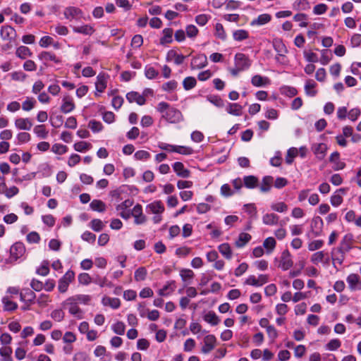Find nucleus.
<instances>
[{
    "mask_svg": "<svg viewBox=\"0 0 361 361\" xmlns=\"http://www.w3.org/2000/svg\"><path fill=\"white\" fill-rule=\"evenodd\" d=\"M75 107V104L70 96L67 95L63 97L62 99V104L60 108L61 112L63 114H68L71 112Z\"/></svg>",
    "mask_w": 361,
    "mask_h": 361,
    "instance_id": "11",
    "label": "nucleus"
},
{
    "mask_svg": "<svg viewBox=\"0 0 361 361\" xmlns=\"http://www.w3.org/2000/svg\"><path fill=\"white\" fill-rule=\"evenodd\" d=\"M317 83L313 80H307L305 85V91L307 95L310 97H314L317 94V91L315 90Z\"/></svg>",
    "mask_w": 361,
    "mask_h": 361,
    "instance_id": "27",
    "label": "nucleus"
},
{
    "mask_svg": "<svg viewBox=\"0 0 361 361\" xmlns=\"http://www.w3.org/2000/svg\"><path fill=\"white\" fill-rule=\"evenodd\" d=\"M273 46L274 50L278 53L276 59L280 61V59H283L285 56V54L287 53V49L281 39H275L273 42Z\"/></svg>",
    "mask_w": 361,
    "mask_h": 361,
    "instance_id": "13",
    "label": "nucleus"
},
{
    "mask_svg": "<svg viewBox=\"0 0 361 361\" xmlns=\"http://www.w3.org/2000/svg\"><path fill=\"white\" fill-rule=\"evenodd\" d=\"M102 303L104 305H109L113 309H118L121 305L120 300L117 298H104L102 299Z\"/></svg>",
    "mask_w": 361,
    "mask_h": 361,
    "instance_id": "36",
    "label": "nucleus"
},
{
    "mask_svg": "<svg viewBox=\"0 0 361 361\" xmlns=\"http://www.w3.org/2000/svg\"><path fill=\"white\" fill-rule=\"evenodd\" d=\"M178 86V82L174 80H170L169 82H166L162 85V90L166 92H171L176 89Z\"/></svg>",
    "mask_w": 361,
    "mask_h": 361,
    "instance_id": "64",
    "label": "nucleus"
},
{
    "mask_svg": "<svg viewBox=\"0 0 361 361\" xmlns=\"http://www.w3.org/2000/svg\"><path fill=\"white\" fill-rule=\"evenodd\" d=\"M96 90L102 92L106 87V78L104 74L99 73L97 77V81L95 82Z\"/></svg>",
    "mask_w": 361,
    "mask_h": 361,
    "instance_id": "29",
    "label": "nucleus"
},
{
    "mask_svg": "<svg viewBox=\"0 0 361 361\" xmlns=\"http://www.w3.org/2000/svg\"><path fill=\"white\" fill-rule=\"evenodd\" d=\"M345 252H338L337 248H334L331 251V259L334 267H336L335 262L342 264L345 259Z\"/></svg>",
    "mask_w": 361,
    "mask_h": 361,
    "instance_id": "24",
    "label": "nucleus"
},
{
    "mask_svg": "<svg viewBox=\"0 0 361 361\" xmlns=\"http://www.w3.org/2000/svg\"><path fill=\"white\" fill-rule=\"evenodd\" d=\"M126 99L130 103L136 102L138 105H144L146 99L143 95L140 94L137 92H130L126 94Z\"/></svg>",
    "mask_w": 361,
    "mask_h": 361,
    "instance_id": "15",
    "label": "nucleus"
},
{
    "mask_svg": "<svg viewBox=\"0 0 361 361\" xmlns=\"http://www.w3.org/2000/svg\"><path fill=\"white\" fill-rule=\"evenodd\" d=\"M279 219V216L274 213L266 214L262 217V221L266 225H276Z\"/></svg>",
    "mask_w": 361,
    "mask_h": 361,
    "instance_id": "34",
    "label": "nucleus"
},
{
    "mask_svg": "<svg viewBox=\"0 0 361 361\" xmlns=\"http://www.w3.org/2000/svg\"><path fill=\"white\" fill-rule=\"evenodd\" d=\"M39 59L42 61H51L56 63H59L61 61L56 56V55L49 51H42L39 54Z\"/></svg>",
    "mask_w": 361,
    "mask_h": 361,
    "instance_id": "40",
    "label": "nucleus"
},
{
    "mask_svg": "<svg viewBox=\"0 0 361 361\" xmlns=\"http://www.w3.org/2000/svg\"><path fill=\"white\" fill-rule=\"evenodd\" d=\"M163 37L160 39V44H165L171 43L173 41V32L172 28H164L162 31Z\"/></svg>",
    "mask_w": 361,
    "mask_h": 361,
    "instance_id": "31",
    "label": "nucleus"
},
{
    "mask_svg": "<svg viewBox=\"0 0 361 361\" xmlns=\"http://www.w3.org/2000/svg\"><path fill=\"white\" fill-rule=\"evenodd\" d=\"M15 126L19 130H29L32 126V123L28 118H17L15 121Z\"/></svg>",
    "mask_w": 361,
    "mask_h": 361,
    "instance_id": "20",
    "label": "nucleus"
},
{
    "mask_svg": "<svg viewBox=\"0 0 361 361\" xmlns=\"http://www.w3.org/2000/svg\"><path fill=\"white\" fill-rule=\"evenodd\" d=\"M251 240V235L247 233H241L238 239L235 241V246L238 247H243Z\"/></svg>",
    "mask_w": 361,
    "mask_h": 361,
    "instance_id": "39",
    "label": "nucleus"
},
{
    "mask_svg": "<svg viewBox=\"0 0 361 361\" xmlns=\"http://www.w3.org/2000/svg\"><path fill=\"white\" fill-rule=\"evenodd\" d=\"M242 106L237 103H229L226 111L228 114L233 116H240L242 114Z\"/></svg>",
    "mask_w": 361,
    "mask_h": 361,
    "instance_id": "32",
    "label": "nucleus"
},
{
    "mask_svg": "<svg viewBox=\"0 0 361 361\" xmlns=\"http://www.w3.org/2000/svg\"><path fill=\"white\" fill-rule=\"evenodd\" d=\"M34 132L37 137L45 139L48 135V131L44 125H38L34 128Z\"/></svg>",
    "mask_w": 361,
    "mask_h": 361,
    "instance_id": "51",
    "label": "nucleus"
},
{
    "mask_svg": "<svg viewBox=\"0 0 361 361\" xmlns=\"http://www.w3.org/2000/svg\"><path fill=\"white\" fill-rule=\"evenodd\" d=\"M113 331L118 335H123L125 333L126 326L123 322H117L111 326Z\"/></svg>",
    "mask_w": 361,
    "mask_h": 361,
    "instance_id": "56",
    "label": "nucleus"
},
{
    "mask_svg": "<svg viewBox=\"0 0 361 361\" xmlns=\"http://www.w3.org/2000/svg\"><path fill=\"white\" fill-rule=\"evenodd\" d=\"M207 63L208 62L207 56L204 54H201L192 58L190 63V67L191 69L193 70L201 69L207 66Z\"/></svg>",
    "mask_w": 361,
    "mask_h": 361,
    "instance_id": "9",
    "label": "nucleus"
},
{
    "mask_svg": "<svg viewBox=\"0 0 361 361\" xmlns=\"http://www.w3.org/2000/svg\"><path fill=\"white\" fill-rule=\"evenodd\" d=\"M35 298V293L29 288L23 289L20 293V300L28 304V305L33 303Z\"/></svg>",
    "mask_w": 361,
    "mask_h": 361,
    "instance_id": "12",
    "label": "nucleus"
},
{
    "mask_svg": "<svg viewBox=\"0 0 361 361\" xmlns=\"http://www.w3.org/2000/svg\"><path fill=\"white\" fill-rule=\"evenodd\" d=\"M12 348L11 347H2L0 348V355L2 357L1 361H13L11 357Z\"/></svg>",
    "mask_w": 361,
    "mask_h": 361,
    "instance_id": "41",
    "label": "nucleus"
},
{
    "mask_svg": "<svg viewBox=\"0 0 361 361\" xmlns=\"http://www.w3.org/2000/svg\"><path fill=\"white\" fill-rule=\"evenodd\" d=\"M347 283L352 290L361 289V281L360 276L356 274H351L347 277Z\"/></svg>",
    "mask_w": 361,
    "mask_h": 361,
    "instance_id": "16",
    "label": "nucleus"
},
{
    "mask_svg": "<svg viewBox=\"0 0 361 361\" xmlns=\"http://www.w3.org/2000/svg\"><path fill=\"white\" fill-rule=\"evenodd\" d=\"M271 20V15L268 13H263L259 15L256 19L251 21L250 25L252 26H261L270 22Z\"/></svg>",
    "mask_w": 361,
    "mask_h": 361,
    "instance_id": "21",
    "label": "nucleus"
},
{
    "mask_svg": "<svg viewBox=\"0 0 361 361\" xmlns=\"http://www.w3.org/2000/svg\"><path fill=\"white\" fill-rule=\"evenodd\" d=\"M162 117L171 123H179L183 118L181 112L173 107H171Z\"/></svg>",
    "mask_w": 361,
    "mask_h": 361,
    "instance_id": "3",
    "label": "nucleus"
},
{
    "mask_svg": "<svg viewBox=\"0 0 361 361\" xmlns=\"http://www.w3.org/2000/svg\"><path fill=\"white\" fill-rule=\"evenodd\" d=\"M234 61L235 66L238 68V70L242 71L247 69L251 65L250 59L244 54H236Z\"/></svg>",
    "mask_w": 361,
    "mask_h": 361,
    "instance_id": "6",
    "label": "nucleus"
},
{
    "mask_svg": "<svg viewBox=\"0 0 361 361\" xmlns=\"http://www.w3.org/2000/svg\"><path fill=\"white\" fill-rule=\"evenodd\" d=\"M353 235L350 233L345 235L341 241L340 245L336 247L338 252H348L353 247Z\"/></svg>",
    "mask_w": 361,
    "mask_h": 361,
    "instance_id": "8",
    "label": "nucleus"
},
{
    "mask_svg": "<svg viewBox=\"0 0 361 361\" xmlns=\"http://www.w3.org/2000/svg\"><path fill=\"white\" fill-rule=\"evenodd\" d=\"M263 246L268 250V252H271L276 246V240L272 237L266 238L263 243Z\"/></svg>",
    "mask_w": 361,
    "mask_h": 361,
    "instance_id": "63",
    "label": "nucleus"
},
{
    "mask_svg": "<svg viewBox=\"0 0 361 361\" xmlns=\"http://www.w3.org/2000/svg\"><path fill=\"white\" fill-rule=\"evenodd\" d=\"M297 11H306L310 8V3L307 0H298L293 4Z\"/></svg>",
    "mask_w": 361,
    "mask_h": 361,
    "instance_id": "49",
    "label": "nucleus"
},
{
    "mask_svg": "<svg viewBox=\"0 0 361 361\" xmlns=\"http://www.w3.org/2000/svg\"><path fill=\"white\" fill-rule=\"evenodd\" d=\"M176 288L175 281H169L162 288L159 290V295L166 296L172 293Z\"/></svg>",
    "mask_w": 361,
    "mask_h": 361,
    "instance_id": "35",
    "label": "nucleus"
},
{
    "mask_svg": "<svg viewBox=\"0 0 361 361\" xmlns=\"http://www.w3.org/2000/svg\"><path fill=\"white\" fill-rule=\"evenodd\" d=\"M204 320L213 326L217 325L219 322V317L214 312H209L204 317Z\"/></svg>",
    "mask_w": 361,
    "mask_h": 361,
    "instance_id": "45",
    "label": "nucleus"
},
{
    "mask_svg": "<svg viewBox=\"0 0 361 361\" xmlns=\"http://www.w3.org/2000/svg\"><path fill=\"white\" fill-rule=\"evenodd\" d=\"M75 278V272L72 270H68L66 274L59 279L58 289L60 293H66L68 288L69 284L73 281Z\"/></svg>",
    "mask_w": 361,
    "mask_h": 361,
    "instance_id": "1",
    "label": "nucleus"
},
{
    "mask_svg": "<svg viewBox=\"0 0 361 361\" xmlns=\"http://www.w3.org/2000/svg\"><path fill=\"white\" fill-rule=\"evenodd\" d=\"M40 239V235L36 231H32L26 236V240L29 243H38Z\"/></svg>",
    "mask_w": 361,
    "mask_h": 361,
    "instance_id": "62",
    "label": "nucleus"
},
{
    "mask_svg": "<svg viewBox=\"0 0 361 361\" xmlns=\"http://www.w3.org/2000/svg\"><path fill=\"white\" fill-rule=\"evenodd\" d=\"M147 208L155 214H160L164 211V206L161 201L153 202L148 204Z\"/></svg>",
    "mask_w": 361,
    "mask_h": 361,
    "instance_id": "25",
    "label": "nucleus"
},
{
    "mask_svg": "<svg viewBox=\"0 0 361 361\" xmlns=\"http://www.w3.org/2000/svg\"><path fill=\"white\" fill-rule=\"evenodd\" d=\"M322 226H323V220L322 219L321 217L316 216L312 219L311 227H312V230H314V228L317 230V231H315L316 235H319V232L322 229Z\"/></svg>",
    "mask_w": 361,
    "mask_h": 361,
    "instance_id": "47",
    "label": "nucleus"
},
{
    "mask_svg": "<svg viewBox=\"0 0 361 361\" xmlns=\"http://www.w3.org/2000/svg\"><path fill=\"white\" fill-rule=\"evenodd\" d=\"M173 152H176V153H178L180 154H183V155H189V154H192L193 150L190 147L174 145Z\"/></svg>",
    "mask_w": 361,
    "mask_h": 361,
    "instance_id": "48",
    "label": "nucleus"
},
{
    "mask_svg": "<svg viewBox=\"0 0 361 361\" xmlns=\"http://www.w3.org/2000/svg\"><path fill=\"white\" fill-rule=\"evenodd\" d=\"M25 252V245L21 242L15 243L10 248L11 258L15 261L23 257Z\"/></svg>",
    "mask_w": 361,
    "mask_h": 361,
    "instance_id": "5",
    "label": "nucleus"
},
{
    "mask_svg": "<svg viewBox=\"0 0 361 361\" xmlns=\"http://www.w3.org/2000/svg\"><path fill=\"white\" fill-rule=\"evenodd\" d=\"M64 16L66 19L72 20H80L82 17V11L74 6H69L65 8L63 12Z\"/></svg>",
    "mask_w": 361,
    "mask_h": 361,
    "instance_id": "7",
    "label": "nucleus"
},
{
    "mask_svg": "<svg viewBox=\"0 0 361 361\" xmlns=\"http://www.w3.org/2000/svg\"><path fill=\"white\" fill-rule=\"evenodd\" d=\"M293 265V261L290 252L288 250H283L281 253L278 267L282 270L286 271L291 268Z\"/></svg>",
    "mask_w": 361,
    "mask_h": 361,
    "instance_id": "2",
    "label": "nucleus"
},
{
    "mask_svg": "<svg viewBox=\"0 0 361 361\" xmlns=\"http://www.w3.org/2000/svg\"><path fill=\"white\" fill-rule=\"evenodd\" d=\"M326 255H327V253H325L324 251L317 252L312 255L311 262L315 264L322 262Z\"/></svg>",
    "mask_w": 361,
    "mask_h": 361,
    "instance_id": "55",
    "label": "nucleus"
},
{
    "mask_svg": "<svg viewBox=\"0 0 361 361\" xmlns=\"http://www.w3.org/2000/svg\"><path fill=\"white\" fill-rule=\"evenodd\" d=\"M73 32L76 33H81L86 35H91L94 32V28L90 25H85L80 27H73Z\"/></svg>",
    "mask_w": 361,
    "mask_h": 361,
    "instance_id": "38",
    "label": "nucleus"
},
{
    "mask_svg": "<svg viewBox=\"0 0 361 361\" xmlns=\"http://www.w3.org/2000/svg\"><path fill=\"white\" fill-rule=\"evenodd\" d=\"M147 272L145 267H140L135 271L134 278L136 281H144L146 279Z\"/></svg>",
    "mask_w": 361,
    "mask_h": 361,
    "instance_id": "52",
    "label": "nucleus"
},
{
    "mask_svg": "<svg viewBox=\"0 0 361 361\" xmlns=\"http://www.w3.org/2000/svg\"><path fill=\"white\" fill-rule=\"evenodd\" d=\"M293 20L296 22H300L299 26L305 27L307 25L306 20H307V16L305 13H297L293 16Z\"/></svg>",
    "mask_w": 361,
    "mask_h": 361,
    "instance_id": "58",
    "label": "nucleus"
},
{
    "mask_svg": "<svg viewBox=\"0 0 361 361\" xmlns=\"http://www.w3.org/2000/svg\"><path fill=\"white\" fill-rule=\"evenodd\" d=\"M79 283L87 286L92 282V279L87 273H81L78 276Z\"/></svg>",
    "mask_w": 361,
    "mask_h": 361,
    "instance_id": "60",
    "label": "nucleus"
},
{
    "mask_svg": "<svg viewBox=\"0 0 361 361\" xmlns=\"http://www.w3.org/2000/svg\"><path fill=\"white\" fill-rule=\"evenodd\" d=\"M329 161L334 164V169L335 171L341 170L345 166V164L340 161V154L338 152H334L331 154Z\"/></svg>",
    "mask_w": 361,
    "mask_h": 361,
    "instance_id": "19",
    "label": "nucleus"
},
{
    "mask_svg": "<svg viewBox=\"0 0 361 361\" xmlns=\"http://www.w3.org/2000/svg\"><path fill=\"white\" fill-rule=\"evenodd\" d=\"M244 185L247 188L253 189L258 186V178L255 176H245L243 178Z\"/></svg>",
    "mask_w": 361,
    "mask_h": 361,
    "instance_id": "26",
    "label": "nucleus"
},
{
    "mask_svg": "<svg viewBox=\"0 0 361 361\" xmlns=\"http://www.w3.org/2000/svg\"><path fill=\"white\" fill-rule=\"evenodd\" d=\"M219 252L227 259L232 258V250L228 243H222L218 247Z\"/></svg>",
    "mask_w": 361,
    "mask_h": 361,
    "instance_id": "33",
    "label": "nucleus"
},
{
    "mask_svg": "<svg viewBox=\"0 0 361 361\" xmlns=\"http://www.w3.org/2000/svg\"><path fill=\"white\" fill-rule=\"evenodd\" d=\"M197 85V80L194 77H186L183 81V86L185 90H190L194 88Z\"/></svg>",
    "mask_w": 361,
    "mask_h": 361,
    "instance_id": "42",
    "label": "nucleus"
},
{
    "mask_svg": "<svg viewBox=\"0 0 361 361\" xmlns=\"http://www.w3.org/2000/svg\"><path fill=\"white\" fill-rule=\"evenodd\" d=\"M173 169L178 176L181 178H188L190 175V171L184 167L182 162L176 161L173 164Z\"/></svg>",
    "mask_w": 361,
    "mask_h": 361,
    "instance_id": "14",
    "label": "nucleus"
},
{
    "mask_svg": "<svg viewBox=\"0 0 361 361\" xmlns=\"http://www.w3.org/2000/svg\"><path fill=\"white\" fill-rule=\"evenodd\" d=\"M92 282L99 285L100 287L104 286H111V283L108 282V280L106 277H101L99 276H96L92 279Z\"/></svg>",
    "mask_w": 361,
    "mask_h": 361,
    "instance_id": "61",
    "label": "nucleus"
},
{
    "mask_svg": "<svg viewBox=\"0 0 361 361\" xmlns=\"http://www.w3.org/2000/svg\"><path fill=\"white\" fill-rule=\"evenodd\" d=\"M251 83L255 87H264L269 84V79L260 75H255L251 79Z\"/></svg>",
    "mask_w": 361,
    "mask_h": 361,
    "instance_id": "22",
    "label": "nucleus"
},
{
    "mask_svg": "<svg viewBox=\"0 0 361 361\" xmlns=\"http://www.w3.org/2000/svg\"><path fill=\"white\" fill-rule=\"evenodd\" d=\"M274 183V178L271 176H264L261 183L259 190L262 192H268L270 191L271 185Z\"/></svg>",
    "mask_w": 361,
    "mask_h": 361,
    "instance_id": "23",
    "label": "nucleus"
},
{
    "mask_svg": "<svg viewBox=\"0 0 361 361\" xmlns=\"http://www.w3.org/2000/svg\"><path fill=\"white\" fill-rule=\"evenodd\" d=\"M314 154L319 160H322L326 156L327 146L324 143L314 144L312 147Z\"/></svg>",
    "mask_w": 361,
    "mask_h": 361,
    "instance_id": "17",
    "label": "nucleus"
},
{
    "mask_svg": "<svg viewBox=\"0 0 361 361\" xmlns=\"http://www.w3.org/2000/svg\"><path fill=\"white\" fill-rule=\"evenodd\" d=\"M63 306H68V312L71 314L75 316L78 319H82V310L78 307V304L75 301H70V297L67 298L63 303Z\"/></svg>",
    "mask_w": 361,
    "mask_h": 361,
    "instance_id": "4",
    "label": "nucleus"
},
{
    "mask_svg": "<svg viewBox=\"0 0 361 361\" xmlns=\"http://www.w3.org/2000/svg\"><path fill=\"white\" fill-rule=\"evenodd\" d=\"M216 337L214 335H207L204 338V345L202 347L201 351L204 354L210 353L216 345Z\"/></svg>",
    "mask_w": 361,
    "mask_h": 361,
    "instance_id": "10",
    "label": "nucleus"
},
{
    "mask_svg": "<svg viewBox=\"0 0 361 361\" xmlns=\"http://www.w3.org/2000/svg\"><path fill=\"white\" fill-rule=\"evenodd\" d=\"M36 101L32 97H27L22 104V109L24 111H29L35 107Z\"/></svg>",
    "mask_w": 361,
    "mask_h": 361,
    "instance_id": "54",
    "label": "nucleus"
},
{
    "mask_svg": "<svg viewBox=\"0 0 361 361\" xmlns=\"http://www.w3.org/2000/svg\"><path fill=\"white\" fill-rule=\"evenodd\" d=\"M50 122L53 127L60 128L63 123V117L62 115L51 114L50 116Z\"/></svg>",
    "mask_w": 361,
    "mask_h": 361,
    "instance_id": "46",
    "label": "nucleus"
},
{
    "mask_svg": "<svg viewBox=\"0 0 361 361\" xmlns=\"http://www.w3.org/2000/svg\"><path fill=\"white\" fill-rule=\"evenodd\" d=\"M90 226L93 231L99 232L104 228V224L100 219H94L90 221Z\"/></svg>",
    "mask_w": 361,
    "mask_h": 361,
    "instance_id": "53",
    "label": "nucleus"
},
{
    "mask_svg": "<svg viewBox=\"0 0 361 361\" xmlns=\"http://www.w3.org/2000/svg\"><path fill=\"white\" fill-rule=\"evenodd\" d=\"M215 35L216 37L225 40L226 38V34L224 29L223 25L221 23H216L215 25Z\"/></svg>",
    "mask_w": 361,
    "mask_h": 361,
    "instance_id": "57",
    "label": "nucleus"
},
{
    "mask_svg": "<svg viewBox=\"0 0 361 361\" xmlns=\"http://www.w3.org/2000/svg\"><path fill=\"white\" fill-rule=\"evenodd\" d=\"M2 303L5 311H14L18 307L17 303L10 300L7 297L2 298Z\"/></svg>",
    "mask_w": 361,
    "mask_h": 361,
    "instance_id": "43",
    "label": "nucleus"
},
{
    "mask_svg": "<svg viewBox=\"0 0 361 361\" xmlns=\"http://www.w3.org/2000/svg\"><path fill=\"white\" fill-rule=\"evenodd\" d=\"M207 100L217 107H223L224 105L223 99L217 95L207 96Z\"/></svg>",
    "mask_w": 361,
    "mask_h": 361,
    "instance_id": "59",
    "label": "nucleus"
},
{
    "mask_svg": "<svg viewBox=\"0 0 361 361\" xmlns=\"http://www.w3.org/2000/svg\"><path fill=\"white\" fill-rule=\"evenodd\" d=\"M14 34L15 30L9 25L3 26L1 29L0 35L4 40L11 39Z\"/></svg>",
    "mask_w": 361,
    "mask_h": 361,
    "instance_id": "28",
    "label": "nucleus"
},
{
    "mask_svg": "<svg viewBox=\"0 0 361 361\" xmlns=\"http://www.w3.org/2000/svg\"><path fill=\"white\" fill-rule=\"evenodd\" d=\"M233 39L236 41H243L249 37V33L245 30H238L233 33Z\"/></svg>",
    "mask_w": 361,
    "mask_h": 361,
    "instance_id": "50",
    "label": "nucleus"
},
{
    "mask_svg": "<svg viewBox=\"0 0 361 361\" xmlns=\"http://www.w3.org/2000/svg\"><path fill=\"white\" fill-rule=\"evenodd\" d=\"M90 208L93 211L104 212L106 210V204L100 200H93L90 204Z\"/></svg>",
    "mask_w": 361,
    "mask_h": 361,
    "instance_id": "37",
    "label": "nucleus"
},
{
    "mask_svg": "<svg viewBox=\"0 0 361 361\" xmlns=\"http://www.w3.org/2000/svg\"><path fill=\"white\" fill-rule=\"evenodd\" d=\"M92 298L89 295L78 294L70 297V301H75L78 304L87 305Z\"/></svg>",
    "mask_w": 361,
    "mask_h": 361,
    "instance_id": "30",
    "label": "nucleus"
},
{
    "mask_svg": "<svg viewBox=\"0 0 361 361\" xmlns=\"http://www.w3.org/2000/svg\"><path fill=\"white\" fill-rule=\"evenodd\" d=\"M185 56L183 54H178L176 51L171 49L167 52L166 60V61H174L176 65H180L183 63Z\"/></svg>",
    "mask_w": 361,
    "mask_h": 361,
    "instance_id": "18",
    "label": "nucleus"
},
{
    "mask_svg": "<svg viewBox=\"0 0 361 361\" xmlns=\"http://www.w3.org/2000/svg\"><path fill=\"white\" fill-rule=\"evenodd\" d=\"M16 54L18 57L24 59L26 57L31 56L32 52L28 47L25 46H20L17 49Z\"/></svg>",
    "mask_w": 361,
    "mask_h": 361,
    "instance_id": "44",
    "label": "nucleus"
}]
</instances>
